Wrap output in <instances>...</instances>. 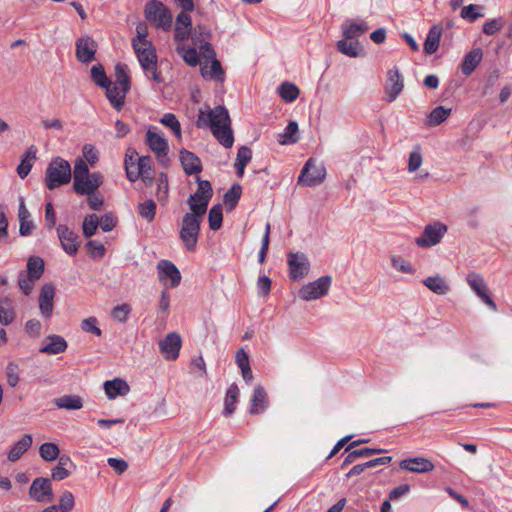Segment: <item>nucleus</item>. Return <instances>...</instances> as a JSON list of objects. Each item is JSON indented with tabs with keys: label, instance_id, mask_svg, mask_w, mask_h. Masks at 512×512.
<instances>
[{
	"label": "nucleus",
	"instance_id": "e2e57ef3",
	"mask_svg": "<svg viewBox=\"0 0 512 512\" xmlns=\"http://www.w3.org/2000/svg\"><path fill=\"white\" fill-rule=\"evenodd\" d=\"M91 174L92 173H90V171H89L87 162H85L82 158H79L75 161L74 173H73L74 180H78L80 178L90 176Z\"/></svg>",
	"mask_w": 512,
	"mask_h": 512
},
{
	"label": "nucleus",
	"instance_id": "e433bc0d",
	"mask_svg": "<svg viewBox=\"0 0 512 512\" xmlns=\"http://www.w3.org/2000/svg\"><path fill=\"white\" fill-rule=\"evenodd\" d=\"M298 124L295 121L289 122L283 133L279 134L278 142L281 145L294 144L298 141Z\"/></svg>",
	"mask_w": 512,
	"mask_h": 512
},
{
	"label": "nucleus",
	"instance_id": "680f3d73",
	"mask_svg": "<svg viewBox=\"0 0 512 512\" xmlns=\"http://www.w3.org/2000/svg\"><path fill=\"white\" fill-rule=\"evenodd\" d=\"M97 323H98V321H97L96 317H88V318H85L84 320H82L81 328L83 331H85L87 333H92L96 336H101L102 331L97 326Z\"/></svg>",
	"mask_w": 512,
	"mask_h": 512
},
{
	"label": "nucleus",
	"instance_id": "bf43d9fd",
	"mask_svg": "<svg viewBox=\"0 0 512 512\" xmlns=\"http://www.w3.org/2000/svg\"><path fill=\"white\" fill-rule=\"evenodd\" d=\"M36 281V278H31V276L24 271L19 273L18 285L25 295H30L32 293Z\"/></svg>",
	"mask_w": 512,
	"mask_h": 512
},
{
	"label": "nucleus",
	"instance_id": "7c9ffc66",
	"mask_svg": "<svg viewBox=\"0 0 512 512\" xmlns=\"http://www.w3.org/2000/svg\"><path fill=\"white\" fill-rule=\"evenodd\" d=\"M32 436L25 434L17 441L8 452V460L11 462L17 461L32 445Z\"/></svg>",
	"mask_w": 512,
	"mask_h": 512
},
{
	"label": "nucleus",
	"instance_id": "4be33fe9",
	"mask_svg": "<svg viewBox=\"0 0 512 512\" xmlns=\"http://www.w3.org/2000/svg\"><path fill=\"white\" fill-rule=\"evenodd\" d=\"M399 467L414 473H427L434 469V464L427 458L414 457L404 459L399 463Z\"/></svg>",
	"mask_w": 512,
	"mask_h": 512
},
{
	"label": "nucleus",
	"instance_id": "864d4df0",
	"mask_svg": "<svg viewBox=\"0 0 512 512\" xmlns=\"http://www.w3.org/2000/svg\"><path fill=\"white\" fill-rule=\"evenodd\" d=\"M157 192L156 197L159 202L165 203L168 198V177L165 173H160L157 179Z\"/></svg>",
	"mask_w": 512,
	"mask_h": 512
},
{
	"label": "nucleus",
	"instance_id": "79ce46f5",
	"mask_svg": "<svg viewBox=\"0 0 512 512\" xmlns=\"http://www.w3.org/2000/svg\"><path fill=\"white\" fill-rule=\"evenodd\" d=\"M450 113V108H445L444 106H437L430 112L427 124L429 126H437L444 122L449 117Z\"/></svg>",
	"mask_w": 512,
	"mask_h": 512
},
{
	"label": "nucleus",
	"instance_id": "9b49d317",
	"mask_svg": "<svg viewBox=\"0 0 512 512\" xmlns=\"http://www.w3.org/2000/svg\"><path fill=\"white\" fill-rule=\"evenodd\" d=\"M467 283L476 295L492 310H496L497 306L492 297L488 294L487 284L484 278L476 273L469 272L466 277Z\"/></svg>",
	"mask_w": 512,
	"mask_h": 512
},
{
	"label": "nucleus",
	"instance_id": "f3484780",
	"mask_svg": "<svg viewBox=\"0 0 512 512\" xmlns=\"http://www.w3.org/2000/svg\"><path fill=\"white\" fill-rule=\"evenodd\" d=\"M96 41L88 36H82L76 41V57L82 63H90L95 59Z\"/></svg>",
	"mask_w": 512,
	"mask_h": 512
},
{
	"label": "nucleus",
	"instance_id": "412c9836",
	"mask_svg": "<svg viewBox=\"0 0 512 512\" xmlns=\"http://www.w3.org/2000/svg\"><path fill=\"white\" fill-rule=\"evenodd\" d=\"M192 19L186 12H180L176 17L174 39L183 42L189 39L192 33Z\"/></svg>",
	"mask_w": 512,
	"mask_h": 512
},
{
	"label": "nucleus",
	"instance_id": "2f4dec72",
	"mask_svg": "<svg viewBox=\"0 0 512 512\" xmlns=\"http://www.w3.org/2000/svg\"><path fill=\"white\" fill-rule=\"evenodd\" d=\"M267 407V394L264 388L260 385L254 388V393L251 399V414H260Z\"/></svg>",
	"mask_w": 512,
	"mask_h": 512
},
{
	"label": "nucleus",
	"instance_id": "7ed1b4c3",
	"mask_svg": "<svg viewBox=\"0 0 512 512\" xmlns=\"http://www.w3.org/2000/svg\"><path fill=\"white\" fill-rule=\"evenodd\" d=\"M72 172L69 162L61 157H56L48 164L45 172V185L49 190H54L71 181Z\"/></svg>",
	"mask_w": 512,
	"mask_h": 512
},
{
	"label": "nucleus",
	"instance_id": "a19ab883",
	"mask_svg": "<svg viewBox=\"0 0 512 512\" xmlns=\"http://www.w3.org/2000/svg\"><path fill=\"white\" fill-rule=\"evenodd\" d=\"M44 261L42 258L38 256H31L27 261V274L31 276V278H36L39 280L44 273Z\"/></svg>",
	"mask_w": 512,
	"mask_h": 512
},
{
	"label": "nucleus",
	"instance_id": "6ab92c4d",
	"mask_svg": "<svg viewBox=\"0 0 512 512\" xmlns=\"http://www.w3.org/2000/svg\"><path fill=\"white\" fill-rule=\"evenodd\" d=\"M54 297L55 286L52 283L44 284L39 294V310L41 315L46 319H49L52 316Z\"/></svg>",
	"mask_w": 512,
	"mask_h": 512
},
{
	"label": "nucleus",
	"instance_id": "0eeeda50",
	"mask_svg": "<svg viewBox=\"0 0 512 512\" xmlns=\"http://www.w3.org/2000/svg\"><path fill=\"white\" fill-rule=\"evenodd\" d=\"M326 176V169L322 164H317L312 158L308 159L298 177V184L312 187L322 183Z\"/></svg>",
	"mask_w": 512,
	"mask_h": 512
},
{
	"label": "nucleus",
	"instance_id": "f257e3e1",
	"mask_svg": "<svg viewBox=\"0 0 512 512\" xmlns=\"http://www.w3.org/2000/svg\"><path fill=\"white\" fill-rule=\"evenodd\" d=\"M198 128L209 127L213 136L225 148H231L234 144V135L231 128V120L227 109L216 106L213 109H200L196 121Z\"/></svg>",
	"mask_w": 512,
	"mask_h": 512
},
{
	"label": "nucleus",
	"instance_id": "13d9d810",
	"mask_svg": "<svg viewBox=\"0 0 512 512\" xmlns=\"http://www.w3.org/2000/svg\"><path fill=\"white\" fill-rule=\"evenodd\" d=\"M482 9V6L476 5V4H469L467 6H464L461 9L460 15L463 19L474 22L478 18L483 17L484 15L479 12V10Z\"/></svg>",
	"mask_w": 512,
	"mask_h": 512
},
{
	"label": "nucleus",
	"instance_id": "4d7b16f0",
	"mask_svg": "<svg viewBox=\"0 0 512 512\" xmlns=\"http://www.w3.org/2000/svg\"><path fill=\"white\" fill-rule=\"evenodd\" d=\"M137 156V153L135 151H132L131 154H126L125 157V169H126V175L127 178L131 182H135L139 177H141L138 169L133 170L132 167L135 165L136 159L134 157Z\"/></svg>",
	"mask_w": 512,
	"mask_h": 512
},
{
	"label": "nucleus",
	"instance_id": "4c0bfd02",
	"mask_svg": "<svg viewBox=\"0 0 512 512\" xmlns=\"http://www.w3.org/2000/svg\"><path fill=\"white\" fill-rule=\"evenodd\" d=\"M337 49L342 54L353 58L359 57L362 54V48L358 42H351L345 39L337 42Z\"/></svg>",
	"mask_w": 512,
	"mask_h": 512
},
{
	"label": "nucleus",
	"instance_id": "58836bf2",
	"mask_svg": "<svg viewBox=\"0 0 512 512\" xmlns=\"http://www.w3.org/2000/svg\"><path fill=\"white\" fill-rule=\"evenodd\" d=\"M55 405L62 409L79 410L83 407V402L79 396L65 395L55 399Z\"/></svg>",
	"mask_w": 512,
	"mask_h": 512
},
{
	"label": "nucleus",
	"instance_id": "4468645a",
	"mask_svg": "<svg viewBox=\"0 0 512 512\" xmlns=\"http://www.w3.org/2000/svg\"><path fill=\"white\" fill-rule=\"evenodd\" d=\"M104 177L100 172H93L90 176L73 181V190L78 195H88L97 192L103 184Z\"/></svg>",
	"mask_w": 512,
	"mask_h": 512
},
{
	"label": "nucleus",
	"instance_id": "09e8293b",
	"mask_svg": "<svg viewBox=\"0 0 512 512\" xmlns=\"http://www.w3.org/2000/svg\"><path fill=\"white\" fill-rule=\"evenodd\" d=\"M390 261L392 267L401 273L412 275L416 272L415 268L411 265V263L401 256L392 255L390 257Z\"/></svg>",
	"mask_w": 512,
	"mask_h": 512
},
{
	"label": "nucleus",
	"instance_id": "de8ad7c7",
	"mask_svg": "<svg viewBox=\"0 0 512 512\" xmlns=\"http://www.w3.org/2000/svg\"><path fill=\"white\" fill-rule=\"evenodd\" d=\"M279 94L286 102H293L299 96V89L295 84L285 82L280 85Z\"/></svg>",
	"mask_w": 512,
	"mask_h": 512
},
{
	"label": "nucleus",
	"instance_id": "dca6fc26",
	"mask_svg": "<svg viewBox=\"0 0 512 512\" xmlns=\"http://www.w3.org/2000/svg\"><path fill=\"white\" fill-rule=\"evenodd\" d=\"M404 88L402 75L397 67L390 69L387 73L385 84V100L393 102L401 94Z\"/></svg>",
	"mask_w": 512,
	"mask_h": 512
},
{
	"label": "nucleus",
	"instance_id": "8fccbe9b",
	"mask_svg": "<svg viewBox=\"0 0 512 512\" xmlns=\"http://www.w3.org/2000/svg\"><path fill=\"white\" fill-rule=\"evenodd\" d=\"M210 36V30L204 25H197L192 29L191 39L195 46L208 42Z\"/></svg>",
	"mask_w": 512,
	"mask_h": 512
},
{
	"label": "nucleus",
	"instance_id": "a211bd4d",
	"mask_svg": "<svg viewBox=\"0 0 512 512\" xmlns=\"http://www.w3.org/2000/svg\"><path fill=\"white\" fill-rule=\"evenodd\" d=\"M57 234L63 250L69 255H75L79 248V236L63 224L58 225Z\"/></svg>",
	"mask_w": 512,
	"mask_h": 512
},
{
	"label": "nucleus",
	"instance_id": "0e129e2a",
	"mask_svg": "<svg viewBox=\"0 0 512 512\" xmlns=\"http://www.w3.org/2000/svg\"><path fill=\"white\" fill-rule=\"evenodd\" d=\"M423 162L422 154L420 152V148L416 147L414 151H412L409 155L408 160V171L409 172H415L418 170Z\"/></svg>",
	"mask_w": 512,
	"mask_h": 512
},
{
	"label": "nucleus",
	"instance_id": "37998d69",
	"mask_svg": "<svg viewBox=\"0 0 512 512\" xmlns=\"http://www.w3.org/2000/svg\"><path fill=\"white\" fill-rule=\"evenodd\" d=\"M242 194V187L240 184H233L232 187L224 195V204L229 211H232Z\"/></svg>",
	"mask_w": 512,
	"mask_h": 512
},
{
	"label": "nucleus",
	"instance_id": "f8f14e48",
	"mask_svg": "<svg viewBox=\"0 0 512 512\" xmlns=\"http://www.w3.org/2000/svg\"><path fill=\"white\" fill-rule=\"evenodd\" d=\"M146 144L153 152H155L158 161L163 166H167L169 159L167 156L168 144L166 139L157 132L149 129L146 133Z\"/></svg>",
	"mask_w": 512,
	"mask_h": 512
},
{
	"label": "nucleus",
	"instance_id": "6e6d98bb",
	"mask_svg": "<svg viewBox=\"0 0 512 512\" xmlns=\"http://www.w3.org/2000/svg\"><path fill=\"white\" fill-rule=\"evenodd\" d=\"M91 78L95 82L96 85L104 88L108 84H110V80L108 79L105 70L102 65H94L91 68Z\"/></svg>",
	"mask_w": 512,
	"mask_h": 512
},
{
	"label": "nucleus",
	"instance_id": "2eb2a0df",
	"mask_svg": "<svg viewBox=\"0 0 512 512\" xmlns=\"http://www.w3.org/2000/svg\"><path fill=\"white\" fill-rule=\"evenodd\" d=\"M181 346V337L175 332L168 333L164 339L159 342L160 352L168 361H173L178 358Z\"/></svg>",
	"mask_w": 512,
	"mask_h": 512
},
{
	"label": "nucleus",
	"instance_id": "a18cd8bd",
	"mask_svg": "<svg viewBox=\"0 0 512 512\" xmlns=\"http://www.w3.org/2000/svg\"><path fill=\"white\" fill-rule=\"evenodd\" d=\"M176 50L188 65L195 67L199 64V55L195 48L179 45Z\"/></svg>",
	"mask_w": 512,
	"mask_h": 512
},
{
	"label": "nucleus",
	"instance_id": "39448f33",
	"mask_svg": "<svg viewBox=\"0 0 512 512\" xmlns=\"http://www.w3.org/2000/svg\"><path fill=\"white\" fill-rule=\"evenodd\" d=\"M202 220L203 218L199 217L198 213L197 215L185 213L182 218L179 236L189 252L196 250Z\"/></svg>",
	"mask_w": 512,
	"mask_h": 512
},
{
	"label": "nucleus",
	"instance_id": "774afa93",
	"mask_svg": "<svg viewBox=\"0 0 512 512\" xmlns=\"http://www.w3.org/2000/svg\"><path fill=\"white\" fill-rule=\"evenodd\" d=\"M130 312V305L124 303L113 308L112 317L119 322H125Z\"/></svg>",
	"mask_w": 512,
	"mask_h": 512
},
{
	"label": "nucleus",
	"instance_id": "473e14b6",
	"mask_svg": "<svg viewBox=\"0 0 512 512\" xmlns=\"http://www.w3.org/2000/svg\"><path fill=\"white\" fill-rule=\"evenodd\" d=\"M423 284L432 292L438 295H445L450 291L446 280L440 276H429L423 280Z\"/></svg>",
	"mask_w": 512,
	"mask_h": 512
},
{
	"label": "nucleus",
	"instance_id": "393cba45",
	"mask_svg": "<svg viewBox=\"0 0 512 512\" xmlns=\"http://www.w3.org/2000/svg\"><path fill=\"white\" fill-rule=\"evenodd\" d=\"M104 390L109 399H115L118 396L128 394L130 387L125 380L115 378L104 383Z\"/></svg>",
	"mask_w": 512,
	"mask_h": 512
},
{
	"label": "nucleus",
	"instance_id": "b1692460",
	"mask_svg": "<svg viewBox=\"0 0 512 512\" xmlns=\"http://www.w3.org/2000/svg\"><path fill=\"white\" fill-rule=\"evenodd\" d=\"M180 161L184 172L188 175L197 174L202 170L201 161L193 152L185 149L181 150Z\"/></svg>",
	"mask_w": 512,
	"mask_h": 512
},
{
	"label": "nucleus",
	"instance_id": "052dcab7",
	"mask_svg": "<svg viewBox=\"0 0 512 512\" xmlns=\"http://www.w3.org/2000/svg\"><path fill=\"white\" fill-rule=\"evenodd\" d=\"M160 122L163 125L169 127L178 138L181 137V126L174 114H172V113L164 114L163 117L161 118Z\"/></svg>",
	"mask_w": 512,
	"mask_h": 512
},
{
	"label": "nucleus",
	"instance_id": "20e7f679",
	"mask_svg": "<svg viewBox=\"0 0 512 512\" xmlns=\"http://www.w3.org/2000/svg\"><path fill=\"white\" fill-rule=\"evenodd\" d=\"M138 61L145 72H151V78L156 83H161L162 78L157 71V54L151 42H136L132 46Z\"/></svg>",
	"mask_w": 512,
	"mask_h": 512
},
{
	"label": "nucleus",
	"instance_id": "49530a36",
	"mask_svg": "<svg viewBox=\"0 0 512 512\" xmlns=\"http://www.w3.org/2000/svg\"><path fill=\"white\" fill-rule=\"evenodd\" d=\"M40 456L47 462H52L59 457V447L52 442H45L39 448Z\"/></svg>",
	"mask_w": 512,
	"mask_h": 512
},
{
	"label": "nucleus",
	"instance_id": "ea45409f",
	"mask_svg": "<svg viewBox=\"0 0 512 512\" xmlns=\"http://www.w3.org/2000/svg\"><path fill=\"white\" fill-rule=\"evenodd\" d=\"M251 158H252V151L249 147L241 146L238 149L236 162H235V167L237 169L238 177L243 176L245 166L251 160Z\"/></svg>",
	"mask_w": 512,
	"mask_h": 512
},
{
	"label": "nucleus",
	"instance_id": "69168bd1",
	"mask_svg": "<svg viewBox=\"0 0 512 512\" xmlns=\"http://www.w3.org/2000/svg\"><path fill=\"white\" fill-rule=\"evenodd\" d=\"M84 161L93 166L99 160L97 149L92 144H85L82 149Z\"/></svg>",
	"mask_w": 512,
	"mask_h": 512
},
{
	"label": "nucleus",
	"instance_id": "c756f323",
	"mask_svg": "<svg viewBox=\"0 0 512 512\" xmlns=\"http://www.w3.org/2000/svg\"><path fill=\"white\" fill-rule=\"evenodd\" d=\"M37 149L34 146L29 147L21 158L17 167V173L21 179H24L30 173L33 162L36 160Z\"/></svg>",
	"mask_w": 512,
	"mask_h": 512
},
{
	"label": "nucleus",
	"instance_id": "72a5a7b5",
	"mask_svg": "<svg viewBox=\"0 0 512 512\" xmlns=\"http://www.w3.org/2000/svg\"><path fill=\"white\" fill-rule=\"evenodd\" d=\"M239 396V388L237 384L233 383L229 386V388L226 391V396L224 399V410L223 415L224 416H230L233 414V412L236 409V404L238 401Z\"/></svg>",
	"mask_w": 512,
	"mask_h": 512
},
{
	"label": "nucleus",
	"instance_id": "423d86ee",
	"mask_svg": "<svg viewBox=\"0 0 512 512\" xmlns=\"http://www.w3.org/2000/svg\"><path fill=\"white\" fill-rule=\"evenodd\" d=\"M146 19L155 27L169 31L172 27V14L160 1L151 0L145 7Z\"/></svg>",
	"mask_w": 512,
	"mask_h": 512
},
{
	"label": "nucleus",
	"instance_id": "603ef678",
	"mask_svg": "<svg viewBox=\"0 0 512 512\" xmlns=\"http://www.w3.org/2000/svg\"><path fill=\"white\" fill-rule=\"evenodd\" d=\"M98 226L99 218L96 214H90L86 216L82 224L83 235L86 238L92 237L95 234Z\"/></svg>",
	"mask_w": 512,
	"mask_h": 512
},
{
	"label": "nucleus",
	"instance_id": "3c124183",
	"mask_svg": "<svg viewBox=\"0 0 512 512\" xmlns=\"http://www.w3.org/2000/svg\"><path fill=\"white\" fill-rule=\"evenodd\" d=\"M223 221L222 207L221 205H214L209 211L208 222L211 230L220 229Z\"/></svg>",
	"mask_w": 512,
	"mask_h": 512
},
{
	"label": "nucleus",
	"instance_id": "a878e982",
	"mask_svg": "<svg viewBox=\"0 0 512 512\" xmlns=\"http://www.w3.org/2000/svg\"><path fill=\"white\" fill-rule=\"evenodd\" d=\"M483 58V52L481 48H474L467 53L461 63V72L465 76H469L473 73L476 67L479 65Z\"/></svg>",
	"mask_w": 512,
	"mask_h": 512
},
{
	"label": "nucleus",
	"instance_id": "bb28decb",
	"mask_svg": "<svg viewBox=\"0 0 512 512\" xmlns=\"http://www.w3.org/2000/svg\"><path fill=\"white\" fill-rule=\"evenodd\" d=\"M201 75L205 79H214L218 82H223L225 73L218 59L211 60L210 66L206 62L201 63Z\"/></svg>",
	"mask_w": 512,
	"mask_h": 512
},
{
	"label": "nucleus",
	"instance_id": "338daca9",
	"mask_svg": "<svg viewBox=\"0 0 512 512\" xmlns=\"http://www.w3.org/2000/svg\"><path fill=\"white\" fill-rule=\"evenodd\" d=\"M57 507L58 510H61L62 512H70L74 507L73 494L69 491L64 492L59 499V504Z\"/></svg>",
	"mask_w": 512,
	"mask_h": 512
},
{
	"label": "nucleus",
	"instance_id": "5701e85b",
	"mask_svg": "<svg viewBox=\"0 0 512 512\" xmlns=\"http://www.w3.org/2000/svg\"><path fill=\"white\" fill-rule=\"evenodd\" d=\"M45 344L40 348V352L48 355H56L66 351L67 341L60 335H49Z\"/></svg>",
	"mask_w": 512,
	"mask_h": 512
},
{
	"label": "nucleus",
	"instance_id": "ddd939ff",
	"mask_svg": "<svg viewBox=\"0 0 512 512\" xmlns=\"http://www.w3.org/2000/svg\"><path fill=\"white\" fill-rule=\"evenodd\" d=\"M29 496L36 502L52 501L54 494L50 479L44 477L36 478L29 488Z\"/></svg>",
	"mask_w": 512,
	"mask_h": 512
},
{
	"label": "nucleus",
	"instance_id": "aec40b11",
	"mask_svg": "<svg viewBox=\"0 0 512 512\" xmlns=\"http://www.w3.org/2000/svg\"><path fill=\"white\" fill-rule=\"evenodd\" d=\"M159 280L165 281L170 279V286L177 287L181 281V274L179 269L169 260H160L157 264Z\"/></svg>",
	"mask_w": 512,
	"mask_h": 512
},
{
	"label": "nucleus",
	"instance_id": "f704fd0d",
	"mask_svg": "<svg viewBox=\"0 0 512 512\" xmlns=\"http://www.w3.org/2000/svg\"><path fill=\"white\" fill-rule=\"evenodd\" d=\"M137 169L145 184H151L154 179V172L152 168V161L149 156L139 157L137 160Z\"/></svg>",
	"mask_w": 512,
	"mask_h": 512
},
{
	"label": "nucleus",
	"instance_id": "1a4fd4ad",
	"mask_svg": "<svg viewBox=\"0 0 512 512\" xmlns=\"http://www.w3.org/2000/svg\"><path fill=\"white\" fill-rule=\"evenodd\" d=\"M447 232V226L441 222H434L424 227L421 236L415 239L417 246L428 248L440 243L441 239Z\"/></svg>",
	"mask_w": 512,
	"mask_h": 512
},
{
	"label": "nucleus",
	"instance_id": "f03ea898",
	"mask_svg": "<svg viewBox=\"0 0 512 512\" xmlns=\"http://www.w3.org/2000/svg\"><path fill=\"white\" fill-rule=\"evenodd\" d=\"M116 80L114 83L108 84L106 87V96L111 105L116 110H121L124 103L126 94L130 89V78L126 72V66L117 64L115 66Z\"/></svg>",
	"mask_w": 512,
	"mask_h": 512
},
{
	"label": "nucleus",
	"instance_id": "6e6552de",
	"mask_svg": "<svg viewBox=\"0 0 512 512\" xmlns=\"http://www.w3.org/2000/svg\"><path fill=\"white\" fill-rule=\"evenodd\" d=\"M331 282L330 276H322L303 285L298 291V296L305 301L317 300L328 293Z\"/></svg>",
	"mask_w": 512,
	"mask_h": 512
},
{
	"label": "nucleus",
	"instance_id": "cd10ccee",
	"mask_svg": "<svg viewBox=\"0 0 512 512\" xmlns=\"http://www.w3.org/2000/svg\"><path fill=\"white\" fill-rule=\"evenodd\" d=\"M443 33V27L439 24L433 25L427 34L424 42V51L426 54L435 53L440 45V39Z\"/></svg>",
	"mask_w": 512,
	"mask_h": 512
},
{
	"label": "nucleus",
	"instance_id": "9d476101",
	"mask_svg": "<svg viewBox=\"0 0 512 512\" xmlns=\"http://www.w3.org/2000/svg\"><path fill=\"white\" fill-rule=\"evenodd\" d=\"M287 264L289 267V278L292 281H300L310 270L308 257L302 252L289 253L287 255Z\"/></svg>",
	"mask_w": 512,
	"mask_h": 512
},
{
	"label": "nucleus",
	"instance_id": "5fc2aeb1",
	"mask_svg": "<svg viewBox=\"0 0 512 512\" xmlns=\"http://www.w3.org/2000/svg\"><path fill=\"white\" fill-rule=\"evenodd\" d=\"M138 212L141 217L151 222L155 218L156 214V203L149 199L138 205Z\"/></svg>",
	"mask_w": 512,
	"mask_h": 512
},
{
	"label": "nucleus",
	"instance_id": "c9c22d12",
	"mask_svg": "<svg viewBox=\"0 0 512 512\" xmlns=\"http://www.w3.org/2000/svg\"><path fill=\"white\" fill-rule=\"evenodd\" d=\"M209 201L210 200L203 198V196H199L198 194L190 195L188 199L190 212L188 213L193 215H197L198 213L199 217L203 218L207 211Z\"/></svg>",
	"mask_w": 512,
	"mask_h": 512
},
{
	"label": "nucleus",
	"instance_id": "c85d7f7f",
	"mask_svg": "<svg viewBox=\"0 0 512 512\" xmlns=\"http://www.w3.org/2000/svg\"><path fill=\"white\" fill-rule=\"evenodd\" d=\"M341 29L346 39H355L363 35L368 30V26L364 21L356 22L348 19L342 24Z\"/></svg>",
	"mask_w": 512,
	"mask_h": 512
},
{
	"label": "nucleus",
	"instance_id": "c03bdc74",
	"mask_svg": "<svg viewBox=\"0 0 512 512\" xmlns=\"http://www.w3.org/2000/svg\"><path fill=\"white\" fill-rule=\"evenodd\" d=\"M385 452L384 449H376V448H362L359 450H354L350 452L345 460L342 463V467H345L348 464L353 463L357 458L369 457L373 454H379Z\"/></svg>",
	"mask_w": 512,
	"mask_h": 512
}]
</instances>
